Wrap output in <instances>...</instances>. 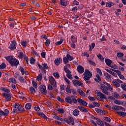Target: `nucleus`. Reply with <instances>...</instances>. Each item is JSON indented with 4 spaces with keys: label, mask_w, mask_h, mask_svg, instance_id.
Returning <instances> with one entry per match:
<instances>
[{
    "label": "nucleus",
    "mask_w": 126,
    "mask_h": 126,
    "mask_svg": "<svg viewBox=\"0 0 126 126\" xmlns=\"http://www.w3.org/2000/svg\"><path fill=\"white\" fill-rule=\"evenodd\" d=\"M77 68L79 73H83L84 72V68L82 65H79Z\"/></svg>",
    "instance_id": "15"
},
{
    "label": "nucleus",
    "mask_w": 126,
    "mask_h": 126,
    "mask_svg": "<svg viewBox=\"0 0 126 126\" xmlns=\"http://www.w3.org/2000/svg\"><path fill=\"white\" fill-rule=\"evenodd\" d=\"M2 95L5 99V101H10L11 100V95L10 94H6L5 93H2Z\"/></svg>",
    "instance_id": "8"
},
{
    "label": "nucleus",
    "mask_w": 126,
    "mask_h": 126,
    "mask_svg": "<svg viewBox=\"0 0 126 126\" xmlns=\"http://www.w3.org/2000/svg\"><path fill=\"white\" fill-rule=\"evenodd\" d=\"M104 76H105L106 79H108L110 80L111 79V78H112V76L111 75H110L109 73H108L107 72H105L104 73Z\"/></svg>",
    "instance_id": "27"
},
{
    "label": "nucleus",
    "mask_w": 126,
    "mask_h": 126,
    "mask_svg": "<svg viewBox=\"0 0 126 126\" xmlns=\"http://www.w3.org/2000/svg\"><path fill=\"white\" fill-rule=\"evenodd\" d=\"M2 114H3V116H4V117H6L9 114V111L8 110V109H5L4 110V111H3Z\"/></svg>",
    "instance_id": "32"
},
{
    "label": "nucleus",
    "mask_w": 126,
    "mask_h": 126,
    "mask_svg": "<svg viewBox=\"0 0 126 126\" xmlns=\"http://www.w3.org/2000/svg\"><path fill=\"white\" fill-rule=\"evenodd\" d=\"M104 121H106L107 123H111V119L109 117H104Z\"/></svg>",
    "instance_id": "58"
},
{
    "label": "nucleus",
    "mask_w": 126,
    "mask_h": 126,
    "mask_svg": "<svg viewBox=\"0 0 126 126\" xmlns=\"http://www.w3.org/2000/svg\"><path fill=\"white\" fill-rule=\"evenodd\" d=\"M51 43V40L50 39H47L45 42V46H49Z\"/></svg>",
    "instance_id": "57"
},
{
    "label": "nucleus",
    "mask_w": 126,
    "mask_h": 126,
    "mask_svg": "<svg viewBox=\"0 0 126 126\" xmlns=\"http://www.w3.org/2000/svg\"><path fill=\"white\" fill-rule=\"evenodd\" d=\"M97 57L98 59H99V60L101 61V62H104V57L102 56V55H101V54H99L98 55H97Z\"/></svg>",
    "instance_id": "39"
},
{
    "label": "nucleus",
    "mask_w": 126,
    "mask_h": 126,
    "mask_svg": "<svg viewBox=\"0 0 126 126\" xmlns=\"http://www.w3.org/2000/svg\"><path fill=\"white\" fill-rule=\"evenodd\" d=\"M61 63H63V59L61 58H57L54 60V63L56 65H60Z\"/></svg>",
    "instance_id": "13"
},
{
    "label": "nucleus",
    "mask_w": 126,
    "mask_h": 126,
    "mask_svg": "<svg viewBox=\"0 0 126 126\" xmlns=\"http://www.w3.org/2000/svg\"><path fill=\"white\" fill-rule=\"evenodd\" d=\"M94 110L99 115H104V111H103V110H102L101 109H99L98 108H95Z\"/></svg>",
    "instance_id": "20"
},
{
    "label": "nucleus",
    "mask_w": 126,
    "mask_h": 126,
    "mask_svg": "<svg viewBox=\"0 0 126 126\" xmlns=\"http://www.w3.org/2000/svg\"><path fill=\"white\" fill-rule=\"evenodd\" d=\"M53 75L54 77H56V78H59V77H60V74L58 72L54 73Z\"/></svg>",
    "instance_id": "59"
},
{
    "label": "nucleus",
    "mask_w": 126,
    "mask_h": 126,
    "mask_svg": "<svg viewBox=\"0 0 126 126\" xmlns=\"http://www.w3.org/2000/svg\"><path fill=\"white\" fill-rule=\"evenodd\" d=\"M63 63L64 64H66L68 63V59L67 57H63Z\"/></svg>",
    "instance_id": "44"
},
{
    "label": "nucleus",
    "mask_w": 126,
    "mask_h": 126,
    "mask_svg": "<svg viewBox=\"0 0 126 126\" xmlns=\"http://www.w3.org/2000/svg\"><path fill=\"white\" fill-rule=\"evenodd\" d=\"M73 4L74 5H79V2L77 1L76 0H74L73 1Z\"/></svg>",
    "instance_id": "60"
},
{
    "label": "nucleus",
    "mask_w": 126,
    "mask_h": 126,
    "mask_svg": "<svg viewBox=\"0 0 126 126\" xmlns=\"http://www.w3.org/2000/svg\"><path fill=\"white\" fill-rule=\"evenodd\" d=\"M18 79L21 83H25V82H26V81L24 80V78H23V77H21V76H19Z\"/></svg>",
    "instance_id": "29"
},
{
    "label": "nucleus",
    "mask_w": 126,
    "mask_h": 126,
    "mask_svg": "<svg viewBox=\"0 0 126 126\" xmlns=\"http://www.w3.org/2000/svg\"><path fill=\"white\" fill-rule=\"evenodd\" d=\"M19 69L20 71H21L22 75H24V74H25V75H28V72L25 70L24 69V68H23V67L21 66H20Z\"/></svg>",
    "instance_id": "12"
},
{
    "label": "nucleus",
    "mask_w": 126,
    "mask_h": 126,
    "mask_svg": "<svg viewBox=\"0 0 126 126\" xmlns=\"http://www.w3.org/2000/svg\"><path fill=\"white\" fill-rule=\"evenodd\" d=\"M99 87H100L102 92L104 94H105V95H107V96L110 95V93L108 92V87L106 86L103 84H100Z\"/></svg>",
    "instance_id": "4"
},
{
    "label": "nucleus",
    "mask_w": 126,
    "mask_h": 126,
    "mask_svg": "<svg viewBox=\"0 0 126 126\" xmlns=\"http://www.w3.org/2000/svg\"><path fill=\"white\" fill-rule=\"evenodd\" d=\"M114 4L113 2L111 1H107L106 3V7H111V6H113Z\"/></svg>",
    "instance_id": "28"
},
{
    "label": "nucleus",
    "mask_w": 126,
    "mask_h": 126,
    "mask_svg": "<svg viewBox=\"0 0 126 126\" xmlns=\"http://www.w3.org/2000/svg\"><path fill=\"white\" fill-rule=\"evenodd\" d=\"M25 107L26 110H30L31 109V108H32V104L30 103H27L26 104Z\"/></svg>",
    "instance_id": "19"
},
{
    "label": "nucleus",
    "mask_w": 126,
    "mask_h": 126,
    "mask_svg": "<svg viewBox=\"0 0 126 126\" xmlns=\"http://www.w3.org/2000/svg\"><path fill=\"white\" fill-rule=\"evenodd\" d=\"M121 87L124 90V91H126V85L125 84L123 83L121 84Z\"/></svg>",
    "instance_id": "56"
},
{
    "label": "nucleus",
    "mask_w": 126,
    "mask_h": 126,
    "mask_svg": "<svg viewBox=\"0 0 126 126\" xmlns=\"http://www.w3.org/2000/svg\"><path fill=\"white\" fill-rule=\"evenodd\" d=\"M64 1H63V0H60V3L61 5H63V6H67V3L66 2H64Z\"/></svg>",
    "instance_id": "34"
},
{
    "label": "nucleus",
    "mask_w": 126,
    "mask_h": 126,
    "mask_svg": "<svg viewBox=\"0 0 126 126\" xmlns=\"http://www.w3.org/2000/svg\"><path fill=\"white\" fill-rule=\"evenodd\" d=\"M57 100L59 102H61V103H63L64 102V100L62 98H61V96L60 95H58L57 97Z\"/></svg>",
    "instance_id": "53"
},
{
    "label": "nucleus",
    "mask_w": 126,
    "mask_h": 126,
    "mask_svg": "<svg viewBox=\"0 0 126 126\" xmlns=\"http://www.w3.org/2000/svg\"><path fill=\"white\" fill-rule=\"evenodd\" d=\"M48 78L50 83L54 88V91H56V92H58V89H56L57 87H58V86L57 85V82L56 81L55 78H54L53 76H50L48 77Z\"/></svg>",
    "instance_id": "2"
},
{
    "label": "nucleus",
    "mask_w": 126,
    "mask_h": 126,
    "mask_svg": "<svg viewBox=\"0 0 126 126\" xmlns=\"http://www.w3.org/2000/svg\"><path fill=\"white\" fill-rule=\"evenodd\" d=\"M21 105H20V104L18 103H15L14 104V105H12V107H13V108H15V109H16L17 110L18 109H19V107Z\"/></svg>",
    "instance_id": "37"
},
{
    "label": "nucleus",
    "mask_w": 126,
    "mask_h": 126,
    "mask_svg": "<svg viewBox=\"0 0 126 126\" xmlns=\"http://www.w3.org/2000/svg\"><path fill=\"white\" fill-rule=\"evenodd\" d=\"M89 51L91 52V51H92V50H93V49L95 48V43H92L91 45H89Z\"/></svg>",
    "instance_id": "31"
},
{
    "label": "nucleus",
    "mask_w": 126,
    "mask_h": 126,
    "mask_svg": "<svg viewBox=\"0 0 126 126\" xmlns=\"http://www.w3.org/2000/svg\"><path fill=\"white\" fill-rule=\"evenodd\" d=\"M42 66L43 67V69H48L49 66H48V64L46 63H44L42 64Z\"/></svg>",
    "instance_id": "49"
},
{
    "label": "nucleus",
    "mask_w": 126,
    "mask_h": 126,
    "mask_svg": "<svg viewBox=\"0 0 126 126\" xmlns=\"http://www.w3.org/2000/svg\"><path fill=\"white\" fill-rule=\"evenodd\" d=\"M5 60H6V61H7V62H8L9 63H10L12 61L14 58L13 57L11 56H9L7 57H5Z\"/></svg>",
    "instance_id": "18"
},
{
    "label": "nucleus",
    "mask_w": 126,
    "mask_h": 126,
    "mask_svg": "<svg viewBox=\"0 0 126 126\" xmlns=\"http://www.w3.org/2000/svg\"><path fill=\"white\" fill-rule=\"evenodd\" d=\"M21 44L24 48H26V45H27V41L23 40L21 42Z\"/></svg>",
    "instance_id": "40"
},
{
    "label": "nucleus",
    "mask_w": 126,
    "mask_h": 126,
    "mask_svg": "<svg viewBox=\"0 0 126 126\" xmlns=\"http://www.w3.org/2000/svg\"><path fill=\"white\" fill-rule=\"evenodd\" d=\"M46 86L41 85L39 86V91L43 95H47V90H46Z\"/></svg>",
    "instance_id": "6"
},
{
    "label": "nucleus",
    "mask_w": 126,
    "mask_h": 126,
    "mask_svg": "<svg viewBox=\"0 0 126 126\" xmlns=\"http://www.w3.org/2000/svg\"><path fill=\"white\" fill-rule=\"evenodd\" d=\"M64 70L65 72L67 73V74H70V73H71V72L70 71V70L68 69V68H66V66H64Z\"/></svg>",
    "instance_id": "36"
},
{
    "label": "nucleus",
    "mask_w": 126,
    "mask_h": 126,
    "mask_svg": "<svg viewBox=\"0 0 126 126\" xmlns=\"http://www.w3.org/2000/svg\"><path fill=\"white\" fill-rule=\"evenodd\" d=\"M93 104L94 105V106H95V107H100L99 103L97 102H94L93 103Z\"/></svg>",
    "instance_id": "63"
},
{
    "label": "nucleus",
    "mask_w": 126,
    "mask_h": 126,
    "mask_svg": "<svg viewBox=\"0 0 126 126\" xmlns=\"http://www.w3.org/2000/svg\"><path fill=\"white\" fill-rule=\"evenodd\" d=\"M65 100L67 103L71 105L73 103L76 104L77 103V99L72 96H67L65 98Z\"/></svg>",
    "instance_id": "3"
},
{
    "label": "nucleus",
    "mask_w": 126,
    "mask_h": 126,
    "mask_svg": "<svg viewBox=\"0 0 126 126\" xmlns=\"http://www.w3.org/2000/svg\"><path fill=\"white\" fill-rule=\"evenodd\" d=\"M77 101H78V103L79 104H80L81 105L84 106V107H87L88 103L84 100H83L80 98H78L77 99Z\"/></svg>",
    "instance_id": "9"
},
{
    "label": "nucleus",
    "mask_w": 126,
    "mask_h": 126,
    "mask_svg": "<svg viewBox=\"0 0 126 126\" xmlns=\"http://www.w3.org/2000/svg\"><path fill=\"white\" fill-rule=\"evenodd\" d=\"M73 84H74V86L76 85H78V86H81V87H83V83H81L80 81L77 80H73L72 81Z\"/></svg>",
    "instance_id": "11"
},
{
    "label": "nucleus",
    "mask_w": 126,
    "mask_h": 126,
    "mask_svg": "<svg viewBox=\"0 0 126 126\" xmlns=\"http://www.w3.org/2000/svg\"><path fill=\"white\" fill-rule=\"evenodd\" d=\"M37 115L40 117H42V118H43V119H48L47 116H46V115H45V114H44L43 112H38Z\"/></svg>",
    "instance_id": "25"
},
{
    "label": "nucleus",
    "mask_w": 126,
    "mask_h": 126,
    "mask_svg": "<svg viewBox=\"0 0 126 126\" xmlns=\"http://www.w3.org/2000/svg\"><path fill=\"white\" fill-rule=\"evenodd\" d=\"M57 111L59 114H63L64 113V110L63 108H59Z\"/></svg>",
    "instance_id": "51"
},
{
    "label": "nucleus",
    "mask_w": 126,
    "mask_h": 126,
    "mask_svg": "<svg viewBox=\"0 0 126 126\" xmlns=\"http://www.w3.org/2000/svg\"><path fill=\"white\" fill-rule=\"evenodd\" d=\"M5 67H6V64H5V63H3L0 65V69H3V68H5Z\"/></svg>",
    "instance_id": "48"
},
{
    "label": "nucleus",
    "mask_w": 126,
    "mask_h": 126,
    "mask_svg": "<svg viewBox=\"0 0 126 126\" xmlns=\"http://www.w3.org/2000/svg\"><path fill=\"white\" fill-rule=\"evenodd\" d=\"M76 10H78V8H77V6H74L72 8V11H73V12H75Z\"/></svg>",
    "instance_id": "61"
},
{
    "label": "nucleus",
    "mask_w": 126,
    "mask_h": 126,
    "mask_svg": "<svg viewBox=\"0 0 126 126\" xmlns=\"http://www.w3.org/2000/svg\"><path fill=\"white\" fill-rule=\"evenodd\" d=\"M77 91L78 93H79V94L81 95V96H85V94L83 92V91H82L80 89H78L77 90Z\"/></svg>",
    "instance_id": "26"
},
{
    "label": "nucleus",
    "mask_w": 126,
    "mask_h": 126,
    "mask_svg": "<svg viewBox=\"0 0 126 126\" xmlns=\"http://www.w3.org/2000/svg\"><path fill=\"white\" fill-rule=\"evenodd\" d=\"M96 69V72L97 73H99V75L101 76V75H103V73H102V71H101V69H100L99 68H97Z\"/></svg>",
    "instance_id": "54"
},
{
    "label": "nucleus",
    "mask_w": 126,
    "mask_h": 126,
    "mask_svg": "<svg viewBox=\"0 0 126 126\" xmlns=\"http://www.w3.org/2000/svg\"><path fill=\"white\" fill-rule=\"evenodd\" d=\"M9 82H12V83H14V84H16V80L14 78L9 79Z\"/></svg>",
    "instance_id": "52"
},
{
    "label": "nucleus",
    "mask_w": 126,
    "mask_h": 126,
    "mask_svg": "<svg viewBox=\"0 0 126 126\" xmlns=\"http://www.w3.org/2000/svg\"><path fill=\"white\" fill-rule=\"evenodd\" d=\"M117 114L118 115H119V116H121V117H126V113L122 112V111H117L116 112Z\"/></svg>",
    "instance_id": "22"
},
{
    "label": "nucleus",
    "mask_w": 126,
    "mask_h": 126,
    "mask_svg": "<svg viewBox=\"0 0 126 126\" xmlns=\"http://www.w3.org/2000/svg\"><path fill=\"white\" fill-rule=\"evenodd\" d=\"M84 75V79L86 82V83L88 84H90L91 83V81H88L91 77H92V73L88 70V69H85V71L83 74Z\"/></svg>",
    "instance_id": "1"
},
{
    "label": "nucleus",
    "mask_w": 126,
    "mask_h": 126,
    "mask_svg": "<svg viewBox=\"0 0 126 126\" xmlns=\"http://www.w3.org/2000/svg\"><path fill=\"white\" fill-rule=\"evenodd\" d=\"M32 84L34 88H35V89L38 88V84H37V83L34 81V80L32 81Z\"/></svg>",
    "instance_id": "43"
},
{
    "label": "nucleus",
    "mask_w": 126,
    "mask_h": 126,
    "mask_svg": "<svg viewBox=\"0 0 126 126\" xmlns=\"http://www.w3.org/2000/svg\"><path fill=\"white\" fill-rule=\"evenodd\" d=\"M121 106L114 105L112 107V110H114V111H120Z\"/></svg>",
    "instance_id": "21"
},
{
    "label": "nucleus",
    "mask_w": 126,
    "mask_h": 126,
    "mask_svg": "<svg viewBox=\"0 0 126 126\" xmlns=\"http://www.w3.org/2000/svg\"><path fill=\"white\" fill-rule=\"evenodd\" d=\"M64 79L65 81L66 82V83H67V84H68V85H69V84H70V81H69V80H68L66 78V77L64 76Z\"/></svg>",
    "instance_id": "62"
},
{
    "label": "nucleus",
    "mask_w": 126,
    "mask_h": 126,
    "mask_svg": "<svg viewBox=\"0 0 126 126\" xmlns=\"http://www.w3.org/2000/svg\"><path fill=\"white\" fill-rule=\"evenodd\" d=\"M73 115L75 117H77L79 115V111L77 109H75L73 112Z\"/></svg>",
    "instance_id": "30"
},
{
    "label": "nucleus",
    "mask_w": 126,
    "mask_h": 126,
    "mask_svg": "<svg viewBox=\"0 0 126 126\" xmlns=\"http://www.w3.org/2000/svg\"><path fill=\"white\" fill-rule=\"evenodd\" d=\"M10 64H11V66H17L19 64V61L14 58L10 63Z\"/></svg>",
    "instance_id": "7"
},
{
    "label": "nucleus",
    "mask_w": 126,
    "mask_h": 126,
    "mask_svg": "<svg viewBox=\"0 0 126 126\" xmlns=\"http://www.w3.org/2000/svg\"><path fill=\"white\" fill-rule=\"evenodd\" d=\"M70 39L72 43H76L77 42V37L75 35H72Z\"/></svg>",
    "instance_id": "17"
},
{
    "label": "nucleus",
    "mask_w": 126,
    "mask_h": 126,
    "mask_svg": "<svg viewBox=\"0 0 126 126\" xmlns=\"http://www.w3.org/2000/svg\"><path fill=\"white\" fill-rule=\"evenodd\" d=\"M63 37L60 39V41H57L55 43L56 46H60V45H62L63 44Z\"/></svg>",
    "instance_id": "33"
},
{
    "label": "nucleus",
    "mask_w": 126,
    "mask_h": 126,
    "mask_svg": "<svg viewBox=\"0 0 126 126\" xmlns=\"http://www.w3.org/2000/svg\"><path fill=\"white\" fill-rule=\"evenodd\" d=\"M32 54L33 55V56H35V57H37L38 58L40 57V55L37 53L35 50L32 51Z\"/></svg>",
    "instance_id": "50"
},
{
    "label": "nucleus",
    "mask_w": 126,
    "mask_h": 126,
    "mask_svg": "<svg viewBox=\"0 0 126 126\" xmlns=\"http://www.w3.org/2000/svg\"><path fill=\"white\" fill-rule=\"evenodd\" d=\"M65 91L66 92H67V93H69V94H70V93H71V89H70L69 87L67 86L65 89Z\"/></svg>",
    "instance_id": "45"
},
{
    "label": "nucleus",
    "mask_w": 126,
    "mask_h": 126,
    "mask_svg": "<svg viewBox=\"0 0 126 126\" xmlns=\"http://www.w3.org/2000/svg\"><path fill=\"white\" fill-rule=\"evenodd\" d=\"M30 90L32 94H35V93H36V90H35L33 87H31Z\"/></svg>",
    "instance_id": "42"
},
{
    "label": "nucleus",
    "mask_w": 126,
    "mask_h": 126,
    "mask_svg": "<svg viewBox=\"0 0 126 126\" xmlns=\"http://www.w3.org/2000/svg\"><path fill=\"white\" fill-rule=\"evenodd\" d=\"M112 84H113V85H114V86H115L117 88L120 87V83H119L116 80H113L112 81Z\"/></svg>",
    "instance_id": "24"
},
{
    "label": "nucleus",
    "mask_w": 126,
    "mask_h": 126,
    "mask_svg": "<svg viewBox=\"0 0 126 126\" xmlns=\"http://www.w3.org/2000/svg\"><path fill=\"white\" fill-rule=\"evenodd\" d=\"M16 47H17V43H16V41L15 40H13L11 42L8 49L14 51V50H15V49H16Z\"/></svg>",
    "instance_id": "5"
},
{
    "label": "nucleus",
    "mask_w": 126,
    "mask_h": 126,
    "mask_svg": "<svg viewBox=\"0 0 126 126\" xmlns=\"http://www.w3.org/2000/svg\"><path fill=\"white\" fill-rule=\"evenodd\" d=\"M23 56H24V54H23V52H19V55L18 56V58L19 59H23Z\"/></svg>",
    "instance_id": "55"
},
{
    "label": "nucleus",
    "mask_w": 126,
    "mask_h": 126,
    "mask_svg": "<svg viewBox=\"0 0 126 126\" xmlns=\"http://www.w3.org/2000/svg\"><path fill=\"white\" fill-rule=\"evenodd\" d=\"M31 64H35V63H36V60L34 59L33 57H31L30 60Z\"/></svg>",
    "instance_id": "35"
},
{
    "label": "nucleus",
    "mask_w": 126,
    "mask_h": 126,
    "mask_svg": "<svg viewBox=\"0 0 126 126\" xmlns=\"http://www.w3.org/2000/svg\"><path fill=\"white\" fill-rule=\"evenodd\" d=\"M20 113H21V112H24L25 110L24 109V108H23V106L22 105H20L19 108L17 109Z\"/></svg>",
    "instance_id": "38"
},
{
    "label": "nucleus",
    "mask_w": 126,
    "mask_h": 126,
    "mask_svg": "<svg viewBox=\"0 0 126 126\" xmlns=\"http://www.w3.org/2000/svg\"><path fill=\"white\" fill-rule=\"evenodd\" d=\"M66 76L70 80L72 79V75L70 74H66Z\"/></svg>",
    "instance_id": "64"
},
{
    "label": "nucleus",
    "mask_w": 126,
    "mask_h": 126,
    "mask_svg": "<svg viewBox=\"0 0 126 126\" xmlns=\"http://www.w3.org/2000/svg\"><path fill=\"white\" fill-rule=\"evenodd\" d=\"M105 62L108 66L110 67L112 65V63H113V61L110 59L105 58Z\"/></svg>",
    "instance_id": "16"
},
{
    "label": "nucleus",
    "mask_w": 126,
    "mask_h": 126,
    "mask_svg": "<svg viewBox=\"0 0 126 126\" xmlns=\"http://www.w3.org/2000/svg\"><path fill=\"white\" fill-rule=\"evenodd\" d=\"M114 103L116 105H124V102L121 101L119 100L115 99Z\"/></svg>",
    "instance_id": "23"
},
{
    "label": "nucleus",
    "mask_w": 126,
    "mask_h": 126,
    "mask_svg": "<svg viewBox=\"0 0 126 126\" xmlns=\"http://www.w3.org/2000/svg\"><path fill=\"white\" fill-rule=\"evenodd\" d=\"M117 56L119 59H120V58H123L124 57V53L121 52L117 53Z\"/></svg>",
    "instance_id": "46"
},
{
    "label": "nucleus",
    "mask_w": 126,
    "mask_h": 126,
    "mask_svg": "<svg viewBox=\"0 0 126 126\" xmlns=\"http://www.w3.org/2000/svg\"><path fill=\"white\" fill-rule=\"evenodd\" d=\"M67 59H68V61H73V57L71 56H70V55L69 54H67L66 56Z\"/></svg>",
    "instance_id": "41"
},
{
    "label": "nucleus",
    "mask_w": 126,
    "mask_h": 126,
    "mask_svg": "<svg viewBox=\"0 0 126 126\" xmlns=\"http://www.w3.org/2000/svg\"><path fill=\"white\" fill-rule=\"evenodd\" d=\"M97 96H99L100 99H105L107 100V96L99 91H97Z\"/></svg>",
    "instance_id": "10"
},
{
    "label": "nucleus",
    "mask_w": 126,
    "mask_h": 126,
    "mask_svg": "<svg viewBox=\"0 0 126 126\" xmlns=\"http://www.w3.org/2000/svg\"><path fill=\"white\" fill-rule=\"evenodd\" d=\"M78 109L82 113H88V110L87 108L82 107L81 106H78Z\"/></svg>",
    "instance_id": "14"
},
{
    "label": "nucleus",
    "mask_w": 126,
    "mask_h": 126,
    "mask_svg": "<svg viewBox=\"0 0 126 126\" xmlns=\"http://www.w3.org/2000/svg\"><path fill=\"white\" fill-rule=\"evenodd\" d=\"M42 79H43V77H42V74H38L37 77V81H40V80H42Z\"/></svg>",
    "instance_id": "47"
}]
</instances>
